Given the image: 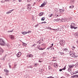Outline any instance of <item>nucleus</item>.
Segmentation results:
<instances>
[{
	"label": "nucleus",
	"mask_w": 78,
	"mask_h": 78,
	"mask_svg": "<svg viewBox=\"0 0 78 78\" xmlns=\"http://www.w3.org/2000/svg\"><path fill=\"white\" fill-rule=\"evenodd\" d=\"M38 65H39V64L38 63H35V64H34V66L35 67H37V66Z\"/></svg>",
	"instance_id": "24"
},
{
	"label": "nucleus",
	"mask_w": 78,
	"mask_h": 78,
	"mask_svg": "<svg viewBox=\"0 0 78 78\" xmlns=\"http://www.w3.org/2000/svg\"><path fill=\"white\" fill-rule=\"evenodd\" d=\"M73 49H75V47L73 46Z\"/></svg>",
	"instance_id": "59"
},
{
	"label": "nucleus",
	"mask_w": 78,
	"mask_h": 78,
	"mask_svg": "<svg viewBox=\"0 0 78 78\" xmlns=\"http://www.w3.org/2000/svg\"><path fill=\"white\" fill-rule=\"evenodd\" d=\"M11 2H14V0H11Z\"/></svg>",
	"instance_id": "60"
},
{
	"label": "nucleus",
	"mask_w": 78,
	"mask_h": 78,
	"mask_svg": "<svg viewBox=\"0 0 78 78\" xmlns=\"http://www.w3.org/2000/svg\"><path fill=\"white\" fill-rule=\"evenodd\" d=\"M59 12H60V13H62V11L61 10V9H60L59 10Z\"/></svg>",
	"instance_id": "41"
},
{
	"label": "nucleus",
	"mask_w": 78,
	"mask_h": 78,
	"mask_svg": "<svg viewBox=\"0 0 78 78\" xmlns=\"http://www.w3.org/2000/svg\"><path fill=\"white\" fill-rule=\"evenodd\" d=\"M0 45L2 46L5 45V41L2 38H0Z\"/></svg>",
	"instance_id": "1"
},
{
	"label": "nucleus",
	"mask_w": 78,
	"mask_h": 78,
	"mask_svg": "<svg viewBox=\"0 0 78 78\" xmlns=\"http://www.w3.org/2000/svg\"><path fill=\"white\" fill-rule=\"evenodd\" d=\"M29 68H31V69H33V65L29 66Z\"/></svg>",
	"instance_id": "31"
},
{
	"label": "nucleus",
	"mask_w": 78,
	"mask_h": 78,
	"mask_svg": "<svg viewBox=\"0 0 78 78\" xmlns=\"http://www.w3.org/2000/svg\"><path fill=\"white\" fill-rule=\"evenodd\" d=\"M54 66L55 67H58V65H57V63H55L54 64Z\"/></svg>",
	"instance_id": "16"
},
{
	"label": "nucleus",
	"mask_w": 78,
	"mask_h": 78,
	"mask_svg": "<svg viewBox=\"0 0 78 78\" xmlns=\"http://www.w3.org/2000/svg\"><path fill=\"white\" fill-rule=\"evenodd\" d=\"M51 46H50L48 48H47V50H49L50 48H51V47H52L53 46V43H52V44H51Z\"/></svg>",
	"instance_id": "11"
},
{
	"label": "nucleus",
	"mask_w": 78,
	"mask_h": 78,
	"mask_svg": "<svg viewBox=\"0 0 78 78\" xmlns=\"http://www.w3.org/2000/svg\"><path fill=\"white\" fill-rule=\"evenodd\" d=\"M56 30H57V29H52V30H55L56 31Z\"/></svg>",
	"instance_id": "56"
},
{
	"label": "nucleus",
	"mask_w": 78,
	"mask_h": 78,
	"mask_svg": "<svg viewBox=\"0 0 78 78\" xmlns=\"http://www.w3.org/2000/svg\"><path fill=\"white\" fill-rule=\"evenodd\" d=\"M58 54H59V55H63V56L66 55V54H65V53L64 52H61V51H59Z\"/></svg>",
	"instance_id": "7"
},
{
	"label": "nucleus",
	"mask_w": 78,
	"mask_h": 78,
	"mask_svg": "<svg viewBox=\"0 0 78 78\" xmlns=\"http://www.w3.org/2000/svg\"><path fill=\"white\" fill-rule=\"evenodd\" d=\"M27 32L28 34L30 33H31V30H29L28 32Z\"/></svg>",
	"instance_id": "42"
},
{
	"label": "nucleus",
	"mask_w": 78,
	"mask_h": 78,
	"mask_svg": "<svg viewBox=\"0 0 78 78\" xmlns=\"http://www.w3.org/2000/svg\"><path fill=\"white\" fill-rule=\"evenodd\" d=\"M76 77H78V75H74L73 76V78H75Z\"/></svg>",
	"instance_id": "21"
},
{
	"label": "nucleus",
	"mask_w": 78,
	"mask_h": 78,
	"mask_svg": "<svg viewBox=\"0 0 78 78\" xmlns=\"http://www.w3.org/2000/svg\"><path fill=\"white\" fill-rule=\"evenodd\" d=\"M60 44L63 45H64L66 44V42H65V41L64 40H61L60 42Z\"/></svg>",
	"instance_id": "3"
},
{
	"label": "nucleus",
	"mask_w": 78,
	"mask_h": 78,
	"mask_svg": "<svg viewBox=\"0 0 78 78\" xmlns=\"http://www.w3.org/2000/svg\"><path fill=\"white\" fill-rule=\"evenodd\" d=\"M63 51L65 53V55H67L68 53H69V51L68 50V49L67 48H64L63 49Z\"/></svg>",
	"instance_id": "2"
},
{
	"label": "nucleus",
	"mask_w": 78,
	"mask_h": 78,
	"mask_svg": "<svg viewBox=\"0 0 78 78\" xmlns=\"http://www.w3.org/2000/svg\"><path fill=\"white\" fill-rule=\"evenodd\" d=\"M27 8L28 9H31V5L30 4H28L27 5Z\"/></svg>",
	"instance_id": "5"
},
{
	"label": "nucleus",
	"mask_w": 78,
	"mask_h": 78,
	"mask_svg": "<svg viewBox=\"0 0 78 78\" xmlns=\"http://www.w3.org/2000/svg\"><path fill=\"white\" fill-rule=\"evenodd\" d=\"M5 2H9V0H5Z\"/></svg>",
	"instance_id": "53"
},
{
	"label": "nucleus",
	"mask_w": 78,
	"mask_h": 78,
	"mask_svg": "<svg viewBox=\"0 0 78 78\" xmlns=\"http://www.w3.org/2000/svg\"><path fill=\"white\" fill-rule=\"evenodd\" d=\"M73 58H76L78 57V55H77L76 54H75V53L73 52Z\"/></svg>",
	"instance_id": "4"
},
{
	"label": "nucleus",
	"mask_w": 78,
	"mask_h": 78,
	"mask_svg": "<svg viewBox=\"0 0 78 78\" xmlns=\"http://www.w3.org/2000/svg\"><path fill=\"white\" fill-rule=\"evenodd\" d=\"M74 66H75V67L77 68V69H78V64L76 63V64L74 65Z\"/></svg>",
	"instance_id": "17"
},
{
	"label": "nucleus",
	"mask_w": 78,
	"mask_h": 78,
	"mask_svg": "<svg viewBox=\"0 0 78 78\" xmlns=\"http://www.w3.org/2000/svg\"><path fill=\"white\" fill-rule=\"evenodd\" d=\"M74 28V26H73L72 25H71V27L70 28H71V29H72V28Z\"/></svg>",
	"instance_id": "34"
},
{
	"label": "nucleus",
	"mask_w": 78,
	"mask_h": 78,
	"mask_svg": "<svg viewBox=\"0 0 78 78\" xmlns=\"http://www.w3.org/2000/svg\"><path fill=\"white\" fill-rule=\"evenodd\" d=\"M56 31H61V30L60 28H58L57 29H56Z\"/></svg>",
	"instance_id": "20"
},
{
	"label": "nucleus",
	"mask_w": 78,
	"mask_h": 78,
	"mask_svg": "<svg viewBox=\"0 0 78 78\" xmlns=\"http://www.w3.org/2000/svg\"><path fill=\"white\" fill-rule=\"evenodd\" d=\"M40 46H37V48L38 49V50H39V49H40Z\"/></svg>",
	"instance_id": "45"
},
{
	"label": "nucleus",
	"mask_w": 78,
	"mask_h": 78,
	"mask_svg": "<svg viewBox=\"0 0 78 78\" xmlns=\"http://www.w3.org/2000/svg\"><path fill=\"white\" fill-rule=\"evenodd\" d=\"M27 2H29V3H30V1H27Z\"/></svg>",
	"instance_id": "62"
},
{
	"label": "nucleus",
	"mask_w": 78,
	"mask_h": 78,
	"mask_svg": "<svg viewBox=\"0 0 78 78\" xmlns=\"http://www.w3.org/2000/svg\"><path fill=\"white\" fill-rule=\"evenodd\" d=\"M62 69H60L59 70V71L60 72H62Z\"/></svg>",
	"instance_id": "49"
},
{
	"label": "nucleus",
	"mask_w": 78,
	"mask_h": 78,
	"mask_svg": "<svg viewBox=\"0 0 78 78\" xmlns=\"http://www.w3.org/2000/svg\"><path fill=\"white\" fill-rule=\"evenodd\" d=\"M4 51L3 49H2L1 47H0V55H2V53H3V52Z\"/></svg>",
	"instance_id": "9"
},
{
	"label": "nucleus",
	"mask_w": 78,
	"mask_h": 78,
	"mask_svg": "<svg viewBox=\"0 0 78 78\" xmlns=\"http://www.w3.org/2000/svg\"><path fill=\"white\" fill-rule=\"evenodd\" d=\"M77 44H78V41H76Z\"/></svg>",
	"instance_id": "64"
},
{
	"label": "nucleus",
	"mask_w": 78,
	"mask_h": 78,
	"mask_svg": "<svg viewBox=\"0 0 78 78\" xmlns=\"http://www.w3.org/2000/svg\"><path fill=\"white\" fill-rule=\"evenodd\" d=\"M73 73H71V75H73V74H73Z\"/></svg>",
	"instance_id": "54"
},
{
	"label": "nucleus",
	"mask_w": 78,
	"mask_h": 78,
	"mask_svg": "<svg viewBox=\"0 0 78 78\" xmlns=\"http://www.w3.org/2000/svg\"><path fill=\"white\" fill-rule=\"evenodd\" d=\"M69 8H71V9H72V6H69Z\"/></svg>",
	"instance_id": "61"
},
{
	"label": "nucleus",
	"mask_w": 78,
	"mask_h": 78,
	"mask_svg": "<svg viewBox=\"0 0 78 78\" xmlns=\"http://www.w3.org/2000/svg\"><path fill=\"white\" fill-rule=\"evenodd\" d=\"M14 29H13L12 30H11L10 31V32H11V33H12V32H13V31H14Z\"/></svg>",
	"instance_id": "47"
},
{
	"label": "nucleus",
	"mask_w": 78,
	"mask_h": 78,
	"mask_svg": "<svg viewBox=\"0 0 78 78\" xmlns=\"http://www.w3.org/2000/svg\"><path fill=\"white\" fill-rule=\"evenodd\" d=\"M47 28L49 30H51V27L49 26H48V27H47Z\"/></svg>",
	"instance_id": "38"
},
{
	"label": "nucleus",
	"mask_w": 78,
	"mask_h": 78,
	"mask_svg": "<svg viewBox=\"0 0 78 78\" xmlns=\"http://www.w3.org/2000/svg\"><path fill=\"white\" fill-rule=\"evenodd\" d=\"M44 6H45V5L43 3L40 6V7L41 8H42V7H44Z\"/></svg>",
	"instance_id": "25"
},
{
	"label": "nucleus",
	"mask_w": 78,
	"mask_h": 78,
	"mask_svg": "<svg viewBox=\"0 0 78 78\" xmlns=\"http://www.w3.org/2000/svg\"><path fill=\"white\" fill-rule=\"evenodd\" d=\"M38 27V25H36L35 26V27Z\"/></svg>",
	"instance_id": "58"
},
{
	"label": "nucleus",
	"mask_w": 78,
	"mask_h": 78,
	"mask_svg": "<svg viewBox=\"0 0 78 78\" xmlns=\"http://www.w3.org/2000/svg\"><path fill=\"white\" fill-rule=\"evenodd\" d=\"M40 16H43V12H41L39 14Z\"/></svg>",
	"instance_id": "28"
},
{
	"label": "nucleus",
	"mask_w": 78,
	"mask_h": 78,
	"mask_svg": "<svg viewBox=\"0 0 78 78\" xmlns=\"http://www.w3.org/2000/svg\"><path fill=\"white\" fill-rule=\"evenodd\" d=\"M19 2H22V0H18Z\"/></svg>",
	"instance_id": "57"
},
{
	"label": "nucleus",
	"mask_w": 78,
	"mask_h": 78,
	"mask_svg": "<svg viewBox=\"0 0 78 78\" xmlns=\"http://www.w3.org/2000/svg\"><path fill=\"white\" fill-rule=\"evenodd\" d=\"M73 26H74V27H75L76 26V25L74 23H71L72 25H73Z\"/></svg>",
	"instance_id": "36"
},
{
	"label": "nucleus",
	"mask_w": 78,
	"mask_h": 78,
	"mask_svg": "<svg viewBox=\"0 0 78 78\" xmlns=\"http://www.w3.org/2000/svg\"><path fill=\"white\" fill-rule=\"evenodd\" d=\"M10 38L12 40H13L14 39V36L12 35H10Z\"/></svg>",
	"instance_id": "12"
},
{
	"label": "nucleus",
	"mask_w": 78,
	"mask_h": 78,
	"mask_svg": "<svg viewBox=\"0 0 78 78\" xmlns=\"http://www.w3.org/2000/svg\"><path fill=\"white\" fill-rule=\"evenodd\" d=\"M4 71L5 72L7 73H8V72H9V71L7 70V69H4Z\"/></svg>",
	"instance_id": "19"
},
{
	"label": "nucleus",
	"mask_w": 78,
	"mask_h": 78,
	"mask_svg": "<svg viewBox=\"0 0 78 78\" xmlns=\"http://www.w3.org/2000/svg\"><path fill=\"white\" fill-rule=\"evenodd\" d=\"M5 57H6V55L3 57V59H2V60H5Z\"/></svg>",
	"instance_id": "40"
},
{
	"label": "nucleus",
	"mask_w": 78,
	"mask_h": 78,
	"mask_svg": "<svg viewBox=\"0 0 78 78\" xmlns=\"http://www.w3.org/2000/svg\"><path fill=\"white\" fill-rule=\"evenodd\" d=\"M48 68H49V70H51V66H49Z\"/></svg>",
	"instance_id": "29"
},
{
	"label": "nucleus",
	"mask_w": 78,
	"mask_h": 78,
	"mask_svg": "<svg viewBox=\"0 0 78 78\" xmlns=\"http://www.w3.org/2000/svg\"><path fill=\"white\" fill-rule=\"evenodd\" d=\"M52 16H53V14H51L49 16V17H51Z\"/></svg>",
	"instance_id": "51"
},
{
	"label": "nucleus",
	"mask_w": 78,
	"mask_h": 78,
	"mask_svg": "<svg viewBox=\"0 0 78 78\" xmlns=\"http://www.w3.org/2000/svg\"><path fill=\"white\" fill-rule=\"evenodd\" d=\"M77 28H78V27H75V26H74L73 28H74V29H75V30Z\"/></svg>",
	"instance_id": "44"
},
{
	"label": "nucleus",
	"mask_w": 78,
	"mask_h": 78,
	"mask_svg": "<svg viewBox=\"0 0 78 78\" xmlns=\"http://www.w3.org/2000/svg\"><path fill=\"white\" fill-rule=\"evenodd\" d=\"M9 13H10V12H6V14H9Z\"/></svg>",
	"instance_id": "48"
},
{
	"label": "nucleus",
	"mask_w": 78,
	"mask_h": 78,
	"mask_svg": "<svg viewBox=\"0 0 78 78\" xmlns=\"http://www.w3.org/2000/svg\"><path fill=\"white\" fill-rule=\"evenodd\" d=\"M22 34H23V35H25V34H27V32H22Z\"/></svg>",
	"instance_id": "18"
},
{
	"label": "nucleus",
	"mask_w": 78,
	"mask_h": 78,
	"mask_svg": "<svg viewBox=\"0 0 78 78\" xmlns=\"http://www.w3.org/2000/svg\"><path fill=\"white\" fill-rule=\"evenodd\" d=\"M27 56L28 58H30V57H33V55L32 54H30L29 55H27Z\"/></svg>",
	"instance_id": "13"
},
{
	"label": "nucleus",
	"mask_w": 78,
	"mask_h": 78,
	"mask_svg": "<svg viewBox=\"0 0 78 78\" xmlns=\"http://www.w3.org/2000/svg\"><path fill=\"white\" fill-rule=\"evenodd\" d=\"M60 21V22H63V21H62V19L61 18V19H60L59 18H58L57 20L56 19V20L57 22H58V21Z\"/></svg>",
	"instance_id": "8"
},
{
	"label": "nucleus",
	"mask_w": 78,
	"mask_h": 78,
	"mask_svg": "<svg viewBox=\"0 0 78 78\" xmlns=\"http://www.w3.org/2000/svg\"><path fill=\"white\" fill-rule=\"evenodd\" d=\"M36 44H34L33 45H32V46H34V45H35Z\"/></svg>",
	"instance_id": "63"
},
{
	"label": "nucleus",
	"mask_w": 78,
	"mask_h": 78,
	"mask_svg": "<svg viewBox=\"0 0 78 78\" xmlns=\"http://www.w3.org/2000/svg\"><path fill=\"white\" fill-rule=\"evenodd\" d=\"M14 10V9H12V10H10V12H12V11H13Z\"/></svg>",
	"instance_id": "52"
},
{
	"label": "nucleus",
	"mask_w": 78,
	"mask_h": 78,
	"mask_svg": "<svg viewBox=\"0 0 78 78\" xmlns=\"http://www.w3.org/2000/svg\"><path fill=\"white\" fill-rule=\"evenodd\" d=\"M55 50V49H54V47H52L51 48V50Z\"/></svg>",
	"instance_id": "37"
},
{
	"label": "nucleus",
	"mask_w": 78,
	"mask_h": 78,
	"mask_svg": "<svg viewBox=\"0 0 78 78\" xmlns=\"http://www.w3.org/2000/svg\"><path fill=\"white\" fill-rule=\"evenodd\" d=\"M42 59H40L39 60L38 62H42Z\"/></svg>",
	"instance_id": "27"
},
{
	"label": "nucleus",
	"mask_w": 78,
	"mask_h": 78,
	"mask_svg": "<svg viewBox=\"0 0 78 78\" xmlns=\"http://www.w3.org/2000/svg\"><path fill=\"white\" fill-rule=\"evenodd\" d=\"M75 66V65L73 64H72V65H69V67L70 69L72 68V67H73Z\"/></svg>",
	"instance_id": "10"
},
{
	"label": "nucleus",
	"mask_w": 78,
	"mask_h": 78,
	"mask_svg": "<svg viewBox=\"0 0 78 78\" xmlns=\"http://www.w3.org/2000/svg\"><path fill=\"white\" fill-rule=\"evenodd\" d=\"M68 72H70V73H71V72H72V69H69L68 70Z\"/></svg>",
	"instance_id": "33"
},
{
	"label": "nucleus",
	"mask_w": 78,
	"mask_h": 78,
	"mask_svg": "<svg viewBox=\"0 0 78 78\" xmlns=\"http://www.w3.org/2000/svg\"><path fill=\"white\" fill-rule=\"evenodd\" d=\"M43 3L44 5H46V3H47V2L46 1H44V2Z\"/></svg>",
	"instance_id": "23"
},
{
	"label": "nucleus",
	"mask_w": 78,
	"mask_h": 78,
	"mask_svg": "<svg viewBox=\"0 0 78 78\" xmlns=\"http://www.w3.org/2000/svg\"><path fill=\"white\" fill-rule=\"evenodd\" d=\"M59 16L58 15H55V17H59Z\"/></svg>",
	"instance_id": "46"
},
{
	"label": "nucleus",
	"mask_w": 78,
	"mask_h": 78,
	"mask_svg": "<svg viewBox=\"0 0 78 78\" xmlns=\"http://www.w3.org/2000/svg\"><path fill=\"white\" fill-rule=\"evenodd\" d=\"M27 44L23 43V46H27Z\"/></svg>",
	"instance_id": "22"
},
{
	"label": "nucleus",
	"mask_w": 78,
	"mask_h": 78,
	"mask_svg": "<svg viewBox=\"0 0 78 78\" xmlns=\"http://www.w3.org/2000/svg\"><path fill=\"white\" fill-rule=\"evenodd\" d=\"M66 66H65V67L62 69V70H65L66 69Z\"/></svg>",
	"instance_id": "30"
},
{
	"label": "nucleus",
	"mask_w": 78,
	"mask_h": 78,
	"mask_svg": "<svg viewBox=\"0 0 78 78\" xmlns=\"http://www.w3.org/2000/svg\"><path fill=\"white\" fill-rule=\"evenodd\" d=\"M45 18L44 17H42V18H41V20L42 21V20L44 21L45 20Z\"/></svg>",
	"instance_id": "32"
},
{
	"label": "nucleus",
	"mask_w": 78,
	"mask_h": 78,
	"mask_svg": "<svg viewBox=\"0 0 78 78\" xmlns=\"http://www.w3.org/2000/svg\"><path fill=\"white\" fill-rule=\"evenodd\" d=\"M22 55V53H21V52H19V53H18L17 54H16V56L17 57H20L21 55Z\"/></svg>",
	"instance_id": "6"
},
{
	"label": "nucleus",
	"mask_w": 78,
	"mask_h": 78,
	"mask_svg": "<svg viewBox=\"0 0 78 78\" xmlns=\"http://www.w3.org/2000/svg\"><path fill=\"white\" fill-rule=\"evenodd\" d=\"M45 48H40V49H39V50H44Z\"/></svg>",
	"instance_id": "26"
},
{
	"label": "nucleus",
	"mask_w": 78,
	"mask_h": 78,
	"mask_svg": "<svg viewBox=\"0 0 78 78\" xmlns=\"http://www.w3.org/2000/svg\"><path fill=\"white\" fill-rule=\"evenodd\" d=\"M73 52H71L69 54L70 55L69 56L70 57H73Z\"/></svg>",
	"instance_id": "14"
},
{
	"label": "nucleus",
	"mask_w": 78,
	"mask_h": 78,
	"mask_svg": "<svg viewBox=\"0 0 78 78\" xmlns=\"http://www.w3.org/2000/svg\"><path fill=\"white\" fill-rule=\"evenodd\" d=\"M76 73H77L76 71L73 73V74H76Z\"/></svg>",
	"instance_id": "50"
},
{
	"label": "nucleus",
	"mask_w": 78,
	"mask_h": 78,
	"mask_svg": "<svg viewBox=\"0 0 78 78\" xmlns=\"http://www.w3.org/2000/svg\"><path fill=\"white\" fill-rule=\"evenodd\" d=\"M37 44H41V41H40V40H39L38 41H37Z\"/></svg>",
	"instance_id": "35"
},
{
	"label": "nucleus",
	"mask_w": 78,
	"mask_h": 78,
	"mask_svg": "<svg viewBox=\"0 0 78 78\" xmlns=\"http://www.w3.org/2000/svg\"><path fill=\"white\" fill-rule=\"evenodd\" d=\"M74 36H75V37H76V36L77 37H78V32H76L74 34Z\"/></svg>",
	"instance_id": "15"
},
{
	"label": "nucleus",
	"mask_w": 78,
	"mask_h": 78,
	"mask_svg": "<svg viewBox=\"0 0 78 78\" xmlns=\"http://www.w3.org/2000/svg\"><path fill=\"white\" fill-rule=\"evenodd\" d=\"M41 23L42 24H43V23L46 24V23H47V22H45V21H44V22H42Z\"/></svg>",
	"instance_id": "39"
},
{
	"label": "nucleus",
	"mask_w": 78,
	"mask_h": 78,
	"mask_svg": "<svg viewBox=\"0 0 78 78\" xmlns=\"http://www.w3.org/2000/svg\"><path fill=\"white\" fill-rule=\"evenodd\" d=\"M61 10H62V13H63V12H64V10L61 9Z\"/></svg>",
	"instance_id": "43"
},
{
	"label": "nucleus",
	"mask_w": 78,
	"mask_h": 78,
	"mask_svg": "<svg viewBox=\"0 0 78 78\" xmlns=\"http://www.w3.org/2000/svg\"><path fill=\"white\" fill-rule=\"evenodd\" d=\"M71 7H72V8H74V6L72 5Z\"/></svg>",
	"instance_id": "55"
}]
</instances>
